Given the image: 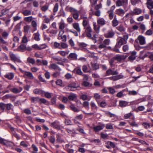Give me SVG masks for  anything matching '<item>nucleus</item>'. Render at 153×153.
<instances>
[{"label": "nucleus", "instance_id": "nucleus-11", "mask_svg": "<svg viewBox=\"0 0 153 153\" xmlns=\"http://www.w3.org/2000/svg\"><path fill=\"white\" fill-rule=\"evenodd\" d=\"M137 52L133 51L131 53V55L128 57V60L130 62H132L135 60L136 58V55Z\"/></svg>", "mask_w": 153, "mask_h": 153}, {"label": "nucleus", "instance_id": "nucleus-22", "mask_svg": "<svg viewBox=\"0 0 153 153\" xmlns=\"http://www.w3.org/2000/svg\"><path fill=\"white\" fill-rule=\"evenodd\" d=\"M116 13L119 16H121L125 13V11L124 10L122 9H117L115 11Z\"/></svg>", "mask_w": 153, "mask_h": 153}, {"label": "nucleus", "instance_id": "nucleus-37", "mask_svg": "<svg viewBox=\"0 0 153 153\" xmlns=\"http://www.w3.org/2000/svg\"><path fill=\"white\" fill-rule=\"evenodd\" d=\"M58 30H55L52 29L50 30V29H48L47 30V32L50 33L51 34L53 35L56 34Z\"/></svg>", "mask_w": 153, "mask_h": 153}, {"label": "nucleus", "instance_id": "nucleus-10", "mask_svg": "<svg viewBox=\"0 0 153 153\" xmlns=\"http://www.w3.org/2000/svg\"><path fill=\"white\" fill-rule=\"evenodd\" d=\"M123 76L121 75L115 76L109 78V79L112 80L114 81H116L119 79L123 78Z\"/></svg>", "mask_w": 153, "mask_h": 153}, {"label": "nucleus", "instance_id": "nucleus-6", "mask_svg": "<svg viewBox=\"0 0 153 153\" xmlns=\"http://www.w3.org/2000/svg\"><path fill=\"white\" fill-rule=\"evenodd\" d=\"M49 68L51 69H53L55 70L61 71V69L56 63H52L49 66Z\"/></svg>", "mask_w": 153, "mask_h": 153}, {"label": "nucleus", "instance_id": "nucleus-17", "mask_svg": "<svg viewBox=\"0 0 153 153\" xmlns=\"http://www.w3.org/2000/svg\"><path fill=\"white\" fill-rule=\"evenodd\" d=\"M58 25L59 29L61 30H63L67 26V25L64 23L63 20H62L59 22L58 23Z\"/></svg>", "mask_w": 153, "mask_h": 153}, {"label": "nucleus", "instance_id": "nucleus-4", "mask_svg": "<svg viewBox=\"0 0 153 153\" xmlns=\"http://www.w3.org/2000/svg\"><path fill=\"white\" fill-rule=\"evenodd\" d=\"M118 72L117 70L113 71L111 69L109 68L108 70L106 72L105 76H109L110 75H114L118 74Z\"/></svg>", "mask_w": 153, "mask_h": 153}, {"label": "nucleus", "instance_id": "nucleus-19", "mask_svg": "<svg viewBox=\"0 0 153 153\" xmlns=\"http://www.w3.org/2000/svg\"><path fill=\"white\" fill-rule=\"evenodd\" d=\"M33 93L36 94L42 95L44 94V91L39 88H36L33 91Z\"/></svg>", "mask_w": 153, "mask_h": 153}, {"label": "nucleus", "instance_id": "nucleus-44", "mask_svg": "<svg viewBox=\"0 0 153 153\" xmlns=\"http://www.w3.org/2000/svg\"><path fill=\"white\" fill-rule=\"evenodd\" d=\"M146 56H148L150 59L153 61V54L150 53L149 52L147 53L145 55Z\"/></svg>", "mask_w": 153, "mask_h": 153}, {"label": "nucleus", "instance_id": "nucleus-47", "mask_svg": "<svg viewBox=\"0 0 153 153\" xmlns=\"http://www.w3.org/2000/svg\"><path fill=\"white\" fill-rule=\"evenodd\" d=\"M80 98L84 101L86 100H90V99H88V98L87 96L85 94H83L82 95L80 96Z\"/></svg>", "mask_w": 153, "mask_h": 153}, {"label": "nucleus", "instance_id": "nucleus-58", "mask_svg": "<svg viewBox=\"0 0 153 153\" xmlns=\"http://www.w3.org/2000/svg\"><path fill=\"white\" fill-rule=\"evenodd\" d=\"M68 87L71 88H75V89H76L78 86H76V84L74 83H72L68 85Z\"/></svg>", "mask_w": 153, "mask_h": 153}, {"label": "nucleus", "instance_id": "nucleus-14", "mask_svg": "<svg viewBox=\"0 0 153 153\" xmlns=\"http://www.w3.org/2000/svg\"><path fill=\"white\" fill-rule=\"evenodd\" d=\"M137 39L139 41V43L141 45H143L145 44V39L144 37L140 35L138 36Z\"/></svg>", "mask_w": 153, "mask_h": 153}, {"label": "nucleus", "instance_id": "nucleus-40", "mask_svg": "<svg viewBox=\"0 0 153 153\" xmlns=\"http://www.w3.org/2000/svg\"><path fill=\"white\" fill-rule=\"evenodd\" d=\"M27 61L28 62L32 64H34L35 63V59L30 57H28L27 59Z\"/></svg>", "mask_w": 153, "mask_h": 153}, {"label": "nucleus", "instance_id": "nucleus-9", "mask_svg": "<svg viewBox=\"0 0 153 153\" xmlns=\"http://www.w3.org/2000/svg\"><path fill=\"white\" fill-rule=\"evenodd\" d=\"M51 126L55 128L58 130L61 129V126L59 125V122L56 121H54L51 123Z\"/></svg>", "mask_w": 153, "mask_h": 153}, {"label": "nucleus", "instance_id": "nucleus-46", "mask_svg": "<svg viewBox=\"0 0 153 153\" xmlns=\"http://www.w3.org/2000/svg\"><path fill=\"white\" fill-rule=\"evenodd\" d=\"M6 109L7 110H12V111H13V109L12 108V107L13 106V105L11 103H8L6 104Z\"/></svg>", "mask_w": 153, "mask_h": 153}, {"label": "nucleus", "instance_id": "nucleus-36", "mask_svg": "<svg viewBox=\"0 0 153 153\" xmlns=\"http://www.w3.org/2000/svg\"><path fill=\"white\" fill-rule=\"evenodd\" d=\"M116 60L114 57L112 58L109 61V63L111 67L114 66L115 65V63Z\"/></svg>", "mask_w": 153, "mask_h": 153}, {"label": "nucleus", "instance_id": "nucleus-30", "mask_svg": "<svg viewBox=\"0 0 153 153\" xmlns=\"http://www.w3.org/2000/svg\"><path fill=\"white\" fill-rule=\"evenodd\" d=\"M112 25L114 27H115L117 26L118 24V22L116 18V16H115L112 22Z\"/></svg>", "mask_w": 153, "mask_h": 153}, {"label": "nucleus", "instance_id": "nucleus-56", "mask_svg": "<svg viewBox=\"0 0 153 153\" xmlns=\"http://www.w3.org/2000/svg\"><path fill=\"white\" fill-rule=\"evenodd\" d=\"M32 16H30L26 17H25L24 18V20L25 21L27 22H30L32 20Z\"/></svg>", "mask_w": 153, "mask_h": 153}, {"label": "nucleus", "instance_id": "nucleus-26", "mask_svg": "<svg viewBox=\"0 0 153 153\" xmlns=\"http://www.w3.org/2000/svg\"><path fill=\"white\" fill-rule=\"evenodd\" d=\"M25 16H27L31 14V11L27 10H23L21 12Z\"/></svg>", "mask_w": 153, "mask_h": 153}, {"label": "nucleus", "instance_id": "nucleus-42", "mask_svg": "<svg viewBox=\"0 0 153 153\" xmlns=\"http://www.w3.org/2000/svg\"><path fill=\"white\" fill-rule=\"evenodd\" d=\"M76 97V95L74 94H72L68 96V99L71 100H73Z\"/></svg>", "mask_w": 153, "mask_h": 153}, {"label": "nucleus", "instance_id": "nucleus-8", "mask_svg": "<svg viewBox=\"0 0 153 153\" xmlns=\"http://www.w3.org/2000/svg\"><path fill=\"white\" fill-rule=\"evenodd\" d=\"M142 12V10L140 8H136L131 12V15H137L140 14Z\"/></svg>", "mask_w": 153, "mask_h": 153}, {"label": "nucleus", "instance_id": "nucleus-21", "mask_svg": "<svg viewBox=\"0 0 153 153\" xmlns=\"http://www.w3.org/2000/svg\"><path fill=\"white\" fill-rule=\"evenodd\" d=\"M24 74L30 79H33L34 78V77L33 75V74L31 72L26 71L25 72H24Z\"/></svg>", "mask_w": 153, "mask_h": 153}, {"label": "nucleus", "instance_id": "nucleus-41", "mask_svg": "<svg viewBox=\"0 0 153 153\" xmlns=\"http://www.w3.org/2000/svg\"><path fill=\"white\" fill-rule=\"evenodd\" d=\"M108 16L110 19H112L113 18L114 16V14L113 12L112 11H111V10H110L108 11Z\"/></svg>", "mask_w": 153, "mask_h": 153}, {"label": "nucleus", "instance_id": "nucleus-24", "mask_svg": "<svg viewBox=\"0 0 153 153\" xmlns=\"http://www.w3.org/2000/svg\"><path fill=\"white\" fill-rule=\"evenodd\" d=\"M128 104V102L125 101H120L119 102V105L122 107H125L127 106Z\"/></svg>", "mask_w": 153, "mask_h": 153}, {"label": "nucleus", "instance_id": "nucleus-57", "mask_svg": "<svg viewBox=\"0 0 153 153\" xmlns=\"http://www.w3.org/2000/svg\"><path fill=\"white\" fill-rule=\"evenodd\" d=\"M115 58V60H117L118 61H120L122 59H123V56L120 55H117L115 57H114Z\"/></svg>", "mask_w": 153, "mask_h": 153}, {"label": "nucleus", "instance_id": "nucleus-33", "mask_svg": "<svg viewBox=\"0 0 153 153\" xmlns=\"http://www.w3.org/2000/svg\"><path fill=\"white\" fill-rule=\"evenodd\" d=\"M68 44L64 42H60V49H65L68 48Z\"/></svg>", "mask_w": 153, "mask_h": 153}, {"label": "nucleus", "instance_id": "nucleus-51", "mask_svg": "<svg viewBox=\"0 0 153 153\" xmlns=\"http://www.w3.org/2000/svg\"><path fill=\"white\" fill-rule=\"evenodd\" d=\"M6 104L3 102L0 103V108L1 110H4L6 108Z\"/></svg>", "mask_w": 153, "mask_h": 153}, {"label": "nucleus", "instance_id": "nucleus-61", "mask_svg": "<svg viewBox=\"0 0 153 153\" xmlns=\"http://www.w3.org/2000/svg\"><path fill=\"white\" fill-rule=\"evenodd\" d=\"M58 3H56L54 5L53 9V11L54 13H56L58 11Z\"/></svg>", "mask_w": 153, "mask_h": 153}, {"label": "nucleus", "instance_id": "nucleus-39", "mask_svg": "<svg viewBox=\"0 0 153 153\" xmlns=\"http://www.w3.org/2000/svg\"><path fill=\"white\" fill-rule=\"evenodd\" d=\"M4 145L6 146L7 147H11L13 146L14 144L13 143L10 141H8L5 140V143L4 144Z\"/></svg>", "mask_w": 153, "mask_h": 153}, {"label": "nucleus", "instance_id": "nucleus-12", "mask_svg": "<svg viewBox=\"0 0 153 153\" xmlns=\"http://www.w3.org/2000/svg\"><path fill=\"white\" fill-rule=\"evenodd\" d=\"M128 0H118L116 2V5L117 6H123L127 3Z\"/></svg>", "mask_w": 153, "mask_h": 153}, {"label": "nucleus", "instance_id": "nucleus-5", "mask_svg": "<svg viewBox=\"0 0 153 153\" xmlns=\"http://www.w3.org/2000/svg\"><path fill=\"white\" fill-rule=\"evenodd\" d=\"M115 33L113 30H108L104 34V36L106 38H111L114 36Z\"/></svg>", "mask_w": 153, "mask_h": 153}, {"label": "nucleus", "instance_id": "nucleus-2", "mask_svg": "<svg viewBox=\"0 0 153 153\" xmlns=\"http://www.w3.org/2000/svg\"><path fill=\"white\" fill-rule=\"evenodd\" d=\"M84 29H85V31L86 33L87 36L89 39H91L95 41V39L92 37L91 33L92 32V30L90 26H88ZM95 42L96 41H95Z\"/></svg>", "mask_w": 153, "mask_h": 153}, {"label": "nucleus", "instance_id": "nucleus-59", "mask_svg": "<svg viewBox=\"0 0 153 153\" xmlns=\"http://www.w3.org/2000/svg\"><path fill=\"white\" fill-rule=\"evenodd\" d=\"M48 8V5H45L41 7V10L44 12L46 11Z\"/></svg>", "mask_w": 153, "mask_h": 153}, {"label": "nucleus", "instance_id": "nucleus-43", "mask_svg": "<svg viewBox=\"0 0 153 153\" xmlns=\"http://www.w3.org/2000/svg\"><path fill=\"white\" fill-rule=\"evenodd\" d=\"M39 98L38 97H32L31 98V102L33 103L38 102L39 100Z\"/></svg>", "mask_w": 153, "mask_h": 153}, {"label": "nucleus", "instance_id": "nucleus-34", "mask_svg": "<svg viewBox=\"0 0 153 153\" xmlns=\"http://www.w3.org/2000/svg\"><path fill=\"white\" fill-rule=\"evenodd\" d=\"M127 43V42H125L122 38H121L117 42V45L120 46L122 45L126 44Z\"/></svg>", "mask_w": 153, "mask_h": 153}, {"label": "nucleus", "instance_id": "nucleus-1", "mask_svg": "<svg viewBox=\"0 0 153 153\" xmlns=\"http://www.w3.org/2000/svg\"><path fill=\"white\" fill-rule=\"evenodd\" d=\"M110 42V40L109 39H105L102 43L100 44L98 46V48L100 49L103 48V51L106 50V46L109 45Z\"/></svg>", "mask_w": 153, "mask_h": 153}, {"label": "nucleus", "instance_id": "nucleus-16", "mask_svg": "<svg viewBox=\"0 0 153 153\" xmlns=\"http://www.w3.org/2000/svg\"><path fill=\"white\" fill-rule=\"evenodd\" d=\"M105 126V125L104 124H102L101 125H99L96 126H95L93 127V128L95 132H97L99 131L102 130Z\"/></svg>", "mask_w": 153, "mask_h": 153}, {"label": "nucleus", "instance_id": "nucleus-63", "mask_svg": "<svg viewBox=\"0 0 153 153\" xmlns=\"http://www.w3.org/2000/svg\"><path fill=\"white\" fill-rule=\"evenodd\" d=\"M47 47V45L45 44H42L39 45V50L45 48Z\"/></svg>", "mask_w": 153, "mask_h": 153}, {"label": "nucleus", "instance_id": "nucleus-23", "mask_svg": "<svg viewBox=\"0 0 153 153\" xmlns=\"http://www.w3.org/2000/svg\"><path fill=\"white\" fill-rule=\"evenodd\" d=\"M67 10L68 11H69L71 12L72 14L75 13V12H77V11L75 9L72 7H67L66 8Z\"/></svg>", "mask_w": 153, "mask_h": 153}, {"label": "nucleus", "instance_id": "nucleus-27", "mask_svg": "<svg viewBox=\"0 0 153 153\" xmlns=\"http://www.w3.org/2000/svg\"><path fill=\"white\" fill-rule=\"evenodd\" d=\"M9 33L5 30L3 31L2 33V37L4 39H7Z\"/></svg>", "mask_w": 153, "mask_h": 153}, {"label": "nucleus", "instance_id": "nucleus-49", "mask_svg": "<svg viewBox=\"0 0 153 153\" xmlns=\"http://www.w3.org/2000/svg\"><path fill=\"white\" fill-rule=\"evenodd\" d=\"M73 17L76 20L79 17V12L77 11V12H75L72 14Z\"/></svg>", "mask_w": 153, "mask_h": 153}, {"label": "nucleus", "instance_id": "nucleus-20", "mask_svg": "<svg viewBox=\"0 0 153 153\" xmlns=\"http://www.w3.org/2000/svg\"><path fill=\"white\" fill-rule=\"evenodd\" d=\"M147 7L149 9H153V1L151 0H147L146 2Z\"/></svg>", "mask_w": 153, "mask_h": 153}, {"label": "nucleus", "instance_id": "nucleus-52", "mask_svg": "<svg viewBox=\"0 0 153 153\" xmlns=\"http://www.w3.org/2000/svg\"><path fill=\"white\" fill-rule=\"evenodd\" d=\"M44 94H45V97L48 98H50L51 97L52 93L48 92H45L44 91Z\"/></svg>", "mask_w": 153, "mask_h": 153}, {"label": "nucleus", "instance_id": "nucleus-28", "mask_svg": "<svg viewBox=\"0 0 153 153\" xmlns=\"http://www.w3.org/2000/svg\"><path fill=\"white\" fill-rule=\"evenodd\" d=\"M69 107L74 112H78L79 111L74 104H71L69 106Z\"/></svg>", "mask_w": 153, "mask_h": 153}, {"label": "nucleus", "instance_id": "nucleus-50", "mask_svg": "<svg viewBox=\"0 0 153 153\" xmlns=\"http://www.w3.org/2000/svg\"><path fill=\"white\" fill-rule=\"evenodd\" d=\"M124 92V90H123L122 91L119 92L117 94V96L119 98L122 97L123 95V93Z\"/></svg>", "mask_w": 153, "mask_h": 153}, {"label": "nucleus", "instance_id": "nucleus-29", "mask_svg": "<svg viewBox=\"0 0 153 153\" xmlns=\"http://www.w3.org/2000/svg\"><path fill=\"white\" fill-rule=\"evenodd\" d=\"M82 24L84 28L88 27V26H90L89 25V22L88 19L83 20Z\"/></svg>", "mask_w": 153, "mask_h": 153}, {"label": "nucleus", "instance_id": "nucleus-7", "mask_svg": "<svg viewBox=\"0 0 153 153\" xmlns=\"http://www.w3.org/2000/svg\"><path fill=\"white\" fill-rule=\"evenodd\" d=\"M97 23L98 25L103 26L106 24V22L105 19L103 18L99 17L97 19Z\"/></svg>", "mask_w": 153, "mask_h": 153}, {"label": "nucleus", "instance_id": "nucleus-54", "mask_svg": "<svg viewBox=\"0 0 153 153\" xmlns=\"http://www.w3.org/2000/svg\"><path fill=\"white\" fill-rule=\"evenodd\" d=\"M94 97L95 98L96 101L98 103V100L100 98V95L98 93H95L94 94Z\"/></svg>", "mask_w": 153, "mask_h": 153}, {"label": "nucleus", "instance_id": "nucleus-45", "mask_svg": "<svg viewBox=\"0 0 153 153\" xmlns=\"http://www.w3.org/2000/svg\"><path fill=\"white\" fill-rule=\"evenodd\" d=\"M10 91L12 92L13 93L15 94L18 93L20 92V91H19V89L16 88H10Z\"/></svg>", "mask_w": 153, "mask_h": 153}, {"label": "nucleus", "instance_id": "nucleus-15", "mask_svg": "<svg viewBox=\"0 0 153 153\" xmlns=\"http://www.w3.org/2000/svg\"><path fill=\"white\" fill-rule=\"evenodd\" d=\"M4 77L9 80L12 79L14 76V74L12 72L8 73L4 75Z\"/></svg>", "mask_w": 153, "mask_h": 153}, {"label": "nucleus", "instance_id": "nucleus-64", "mask_svg": "<svg viewBox=\"0 0 153 153\" xmlns=\"http://www.w3.org/2000/svg\"><path fill=\"white\" fill-rule=\"evenodd\" d=\"M22 42L23 43H26L28 42L27 37L25 36L23 37Z\"/></svg>", "mask_w": 153, "mask_h": 153}, {"label": "nucleus", "instance_id": "nucleus-53", "mask_svg": "<svg viewBox=\"0 0 153 153\" xmlns=\"http://www.w3.org/2000/svg\"><path fill=\"white\" fill-rule=\"evenodd\" d=\"M82 69L85 73L90 72V71L88 70L87 67L86 65H83L82 67Z\"/></svg>", "mask_w": 153, "mask_h": 153}, {"label": "nucleus", "instance_id": "nucleus-62", "mask_svg": "<svg viewBox=\"0 0 153 153\" xmlns=\"http://www.w3.org/2000/svg\"><path fill=\"white\" fill-rule=\"evenodd\" d=\"M128 95H136L137 94V92L135 91H129Z\"/></svg>", "mask_w": 153, "mask_h": 153}, {"label": "nucleus", "instance_id": "nucleus-25", "mask_svg": "<svg viewBox=\"0 0 153 153\" xmlns=\"http://www.w3.org/2000/svg\"><path fill=\"white\" fill-rule=\"evenodd\" d=\"M91 65L92 68L93 70H96L98 69L99 68V65L97 63H94L92 62L91 63Z\"/></svg>", "mask_w": 153, "mask_h": 153}, {"label": "nucleus", "instance_id": "nucleus-48", "mask_svg": "<svg viewBox=\"0 0 153 153\" xmlns=\"http://www.w3.org/2000/svg\"><path fill=\"white\" fill-rule=\"evenodd\" d=\"M54 47L56 48H58L59 49H61L60 48V43H59L57 42H55L53 44Z\"/></svg>", "mask_w": 153, "mask_h": 153}, {"label": "nucleus", "instance_id": "nucleus-60", "mask_svg": "<svg viewBox=\"0 0 153 153\" xmlns=\"http://www.w3.org/2000/svg\"><path fill=\"white\" fill-rule=\"evenodd\" d=\"M96 11L93 15L97 16H100L101 15V12L99 10H96Z\"/></svg>", "mask_w": 153, "mask_h": 153}, {"label": "nucleus", "instance_id": "nucleus-13", "mask_svg": "<svg viewBox=\"0 0 153 153\" xmlns=\"http://www.w3.org/2000/svg\"><path fill=\"white\" fill-rule=\"evenodd\" d=\"M77 55L75 53H71L68 56V59L72 60H76L77 59Z\"/></svg>", "mask_w": 153, "mask_h": 153}, {"label": "nucleus", "instance_id": "nucleus-3", "mask_svg": "<svg viewBox=\"0 0 153 153\" xmlns=\"http://www.w3.org/2000/svg\"><path fill=\"white\" fill-rule=\"evenodd\" d=\"M9 55L10 58L11 60L15 62H16L19 63L21 62V61L20 59L18 58L16 56V55L12 52H10L9 53Z\"/></svg>", "mask_w": 153, "mask_h": 153}, {"label": "nucleus", "instance_id": "nucleus-55", "mask_svg": "<svg viewBox=\"0 0 153 153\" xmlns=\"http://www.w3.org/2000/svg\"><path fill=\"white\" fill-rule=\"evenodd\" d=\"M153 32L152 30L149 29L146 32L145 34L146 35L150 36L152 34Z\"/></svg>", "mask_w": 153, "mask_h": 153}, {"label": "nucleus", "instance_id": "nucleus-31", "mask_svg": "<svg viewBox=\"0 0 153 153\" xmlns=\"http://www.w3.org/2000/svg\"><path fill=\"white\" fill-rule=\"evenodd\" d=\"M0 44L1 45H7L8 44L7 41H5L1 36H0Z\"/></svg>", "mask_w": 153, "mask_h": 153}, {"label": "nucleus", "instance_id": "nucleus-18", "mask_svg": "<svg viewBox=\"0 0 153 153\" xmlns=\"http://www.w3.org/2000/svg\"><path fill=\"white\" fill-rule=\"evenodd\" d=\"M73 27L75 29L77 32H80L81 31V29L79 27V23H75L72 24Z\"/></svg>", "mask_w": 153, "mask_h": 153}, {"label": "nucleus", "instance_id": "nucleus-35", "mask_svg": "<svg viewBox=\"0 0 153 153\" xmlns=\"http://www.w3.org/2000/svg\"><path fill=\"white\" fill-rule=\"evenodd\" d=\"M34 39L36 41H39L40 40L39 38L40 34L38 32L35 33L33 34Z\"/></svg>", "mask_w": 153, "mask_h": 153}, {"label": "nucleus", "instance_id": "nucleus-32", "mask_svg": "<svg viewBox=\"0 0 153 153\" xmlns=\"http://www.w3.org/2000/svg\"><path fill=\"white\" fill-rule=\"evenodd\" d=\"M75 72L77 74L79 75H82L83 74V73L82 72L81 69L80 68H75L74 70Z\"/></svg>", "mask_w": 153, "mask_h": 153}, {"label": "nucleus", "instance_id": "nucleus-38", "mask_svg": "<svg viewBox=\"0 0 153 153\" xmlns=\"http://www.w3.org/2000/svg\"><path fill=\"white\" fill-rule=\"evenodd\" d=\"M116 29L120 32H124L125 30V28L121 25H119L116 27Z\"/></svg>", "mask_w": 153, "mask_h": 153}]
</instances>
